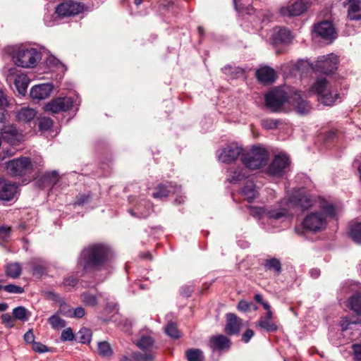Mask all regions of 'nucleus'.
<instances>
[{"label": "nucleus", "instance_id": "obj_1", "mask_svg": "<svg viewBox=\"0 0 361 361\" xmlns=\"http://www.w3.org/2000/svg\"><path fill=\"white\" fill-rule=\"evenodd\" d=\"M111 249L104 243H91L85 246L77 258L76 267L83 274H90L105 269L109 262Z\"/></svg>", "mask_w": 361, "mask_h": 361}, {"label": "nucleus", "instance_id": "obj_2", "mask_svg": "<svg viewBox=\"0 0 361 361\" xmlns=\"http://www.w3.org/2000/svg\"><path fill=\"white\" fill-rule=\"evenodd\" d=\"M269 159V152L262 146H252L250 151L243 152L241 160L245 166L251 170L264 166Z\"/></svg>", "mask_w": 361, "mask_h": 361}, {"label": "nucleus", "instance_id": "obj_3", "mask_svg": "<svg viewBox=\"0 0 361 361\" xmlns=\"http://www.w3.org/2000/svg\"><path fill=\"white\" fill-rule=\"evenodd\" d=\"M311 90L317 94V100L325 106H333L338 100L341 101L337 90H333L327 87V80L325 78H318L311 87Z\"/></svg>", "mask_w": 361, "mask_h": 361}, {"label": "nucleus", "instance_id": "obj_4", "mask_svg": "<svg viewBox=\"0 0 361 361\" xmlns=\"http://www.w3.org/2000/svg\"><path fill=\"white\" fill-rule=\"evenodd\" d=\"M41 59V52L35 48L19 49L13 55L14 63L22 68H33Z\"/></svg>", "mask_w": 361, "mask_h": 361}, {"label": "nucleus", "instance_id": "obj_5", "mask_svg": "<svg viewBox=\"0 0 361 361\" xmlns=\"http://www.w3.org/2000/svg\"><path fill=\"white\" fill-rule=\"evenodd\" d=\"M290 159L288 154L279 153L274 159L267 169V173L274 178H283L290 170Z\"/></svg>", "mask_w": 361, "mask_h": 361}, {"label": "nucleus", "instance_id": "obj_6", "mask_svg": "<svg viewBox=\"0 0 361 361\" xmlns=\"http://www.w3.org/2000/svg\"><path fill=\"white\" fill-rule=\"evenodd\" d=\"M288 94L281 87H276L264 96L265 106L272 113L280 112L288 101Z\"/></svg>", "mask_w": 361, "mask_h": 361}, {"label": "nucleus", "instance_id": "obj_7", "mask_svg": "<svg viewBox=\"0 0 361 361\" xmlns=\"http://www.w3.org/2000/svg\"><path fill=\"white\" fill-rule=\"evenodd\" d=\"M6 172L11 176H24L32 170V165L29 157H20L5 163Z\"/></svg>", "mask_w": 361, "mask_h": 361}, {"label": "nucleus", "instance_id": "obj_8", "mask_svg": "<svg viewBox=\"0 0 361 361\" xmlns=\"http://www.w3.org/2000/svg\"><path fill=\"white\" fill-rule=\"evenodd\" d=\"M302 225L305 230L316 233L325 229L327 226V219L322 212H311L305 216Z\"/></svg>", "mask_w": 361, "mask_h": 361}, {"label": "nucleus", "instance_id": "obj_9", "mask_svg": "<svg viewBox=\"0 0 361 361\" xmlns=\"http://www.w3.org/2000/svg\"><path fill=\"white\" fill-rule=\"evenodd\" d=\"M338 59L333 53L318 56L314 64H312V69L317 73L329 75L333 73L338 68Z\"/></svg>", "mask_w": 361, "mask_h": 361}, {"label": "nucleus", "instance_id": "obj_10", "mask_svg": "<svg viewBox=\"0 0 361 361\" xmlns=\"http://www.w3.org/2000/svg\"><path fill=\"white\" fill-rule=\"evenodd\" d=\"M85 10L84 4L66 0L60 3L56 8V13L61 17L76 16Z\"/></svg>", "mask_w": 361, "mask_h": 361}, {"label": "nucleus", "instance_id": "obj_11", "mask_svg": "<svg viewBox=\"0 0 361 361\" xmlns=\"http://www.w3.org/2000/svg\"><path fill=\"white\" fill-rule=\"evenodd\" d=\"M313 32L315 36L329 42H332L337 37L334 24L326 20L314 24L313 26Z\"/></svg>", "mask_w": 361, "mask_h": 361}, {"label": "nucleus", "instance_id": "obj_12", "mask_svg": "<svg viewBox=\"0 0 361 361\" xmlns=\"http://www.w3.org/2000/svg\"><path fill=\"white\" fill-rule=\"evenodd\" d=\"M288 201L302 210H307L313 206L314 200L311 195L306 193L303 187L295 189L290 195Z\"/></svg>", "mask_w": 361, "mask_h": 361}, {"label": "nucleus", "instance_id": "obj_13", "mask_svg": "<svg viewBox=\"0 0 361 361\" xmlns=\"http://www.w3.org/2000/svg\"><path fill=\"white\" fill-rule=\"evenodd\" d=\"M73 105V99L72 97H59L46 104L44 109L47 111L56 114L61 111H68L72 108Z\"/></svg>", "mask_w": 361, "mask_h": 361}, {"label": "nucleus", "instance_id": "obj_14", "mask_svg": "<svg viewBox=\"0 0 361 361\" xmlns=\"http://www.w3.org/2000/svg\"><path fill=\"white\" fill-rule=\"evenodd\" d=\"M243 148L235 143L226 145L219 154V160L223 163L229 164L235 161L238 157L243 154Z\"/></svg>", "mask_w": 361, "mask_h": 361}, {"label": "nucleus", "instance_id": "obj_15", "mask_svg": "<svg viewBox=\"0 0 361 361\" xmlns=\"http://www.w3.org/2000/svg\"><path fill=\"white\" fill-rule=\"evenodd\" d=\"M308 6V2L305 0H296L288 6L281 7L279 13L283 17L298 16L305 13Z\"/></svg>", "mask_w": 361, "mask_h": 361}, {"label": "nucleus", "instance_id": "obj_16", "mask_svg": "<svg viewBox=\"0 0 361 361\" xmlns=\"http://www.w3.org/2000/svg\"><path fill=\"white\" fill-rule=\"evenodd\" d=\"M7 111L0 108V133L4 139L16 140L18 135L17 128L13 125L7 124Z\"/></svg>", "mask_w": 361, "mask_h": 361}, {"label": "nucleus", "instance_id": "obj_17", "mask_svg": "<svg viewBox=\"0 0 361 361\" xmlns=\"http://www.w3.org/2000/svg\"><path fill=\"white\" fill-rule=\"evenodd\" d=\"M208 346L212 352L227 351L231 348V341L225 335L217 334L209 338Z\"/></svg>", "mask_w": 361, "mask_h": 361}, {"label": "nucleus", "instance_id": "obj_18", "mask_svg": "<svg viewBox=\"0 0 361 361\" xmlns=\"http://www.w3.org/2000/svg\"><path fill=\"white\" fill-rule=\"evenodd\" d=\"M18 193V185L0 178V200L8 202L13 200Z\"/></svg>", "mask_w": 361, "mask_h": 361}, {"label": "nucleus", "instance_id": "obj_19", "mask_svg": "<svg viewBox=\"0 0 361 361\" xmlns=\"http://www.w3.org/2000/svg\"><path fill=\"white\" fill-rule=\"evenodd\" d=\"M226 319L225 333L228 336L239 334L242 326L241 319L235 314L231 312L226 314Z\"/></svg>", "mask_w": 361, "mask_h": 361}, {"label": "nucleus", "instance_id": "obj_20", "mask_svg": "<svg viewBox=\"0 0 361 361\" xmlns=\"http://www.w3.org/2000/svg\"><path fill=\"white\" fill-rule=\"evenodd\" d=\"M152 211V204L145 200H142L133 208L128 209V213L133 217L145 219L149 216Z\"/></svg>", "mask_w": 361, "mask_h": 361}, {"label": "nucleus", "instance_id": "obj_21", "mask_svg": "<svg viewBox=\"0 0 361 361\" xmlns=\"http://www.w3.org/2000/svg\"><path fill=\"white\" fill-rule=\"evenodd\" d=\"M53 90L51 83H43L33 86L30 91V96L37 101L47 98Z\"/></svg>", "mask_w": 361, "mask_h": 361}, {"label": "nucleus", "instance_id": "obj_22", "mask_svg": "<svg viewBox=\"0 0 361 361\" xmlns=\"http://www.w3.org/2000/svg\"><path fill=\"white\" fill-rule=\"evenodd\" d=\"M181 192V186L173 185L172 183L166 184H159L156 188V190L152 193V197L156 199H161L166 197L169 193H178Z\"/></svg>", "mask_w": 361, "mask_h": 361}, {"label": "nucleus", "instance_id": "obj_23", "mask_svg": "<svg viewBox=\"0 0 361 361\" xmlns=\"http://www.w3.org/2000/svg\"><path fill=\"white\" fill-rule=\"evenodd\" d=\"M344 5L348 6V18L350 20H361L360 0H347Z\"/></svg>", "mask_w": 361, "mask_h": 361}, {"label": "nucleus", "instance_id": "obj_24", "mask_svg": "<svg viewBox=\"0 0 361 361\" xmlns=\"http://www.w3.org/2000/svg\"><path fill=\"white\" fill-rule=\"evenodd\" d=\"M256 77L262 83H271L276 78L275 71L269 66H264L257 71Z\"/></svg>", "mask_w": 361, "mask_h": 361}, {"label": "nucleus", "instance_id": "obj_25", "mask_svg": "<svg viewBox=\"0 0 361 361\" xmlns=\"http://www.w3.org/2000/svg\"><path fill=\"white\" fill-rule=\"evenodd\" d=\"M274 45L288 43L291 40L290 31L285 27H280L276 31L271 37Z\"/></svg>", "mask_w": 361, "mask_h": 361}, {"label": "nucleus", "instance_id": "obj_26", "mask_svg": "<svg viewBox=\"0 0 361 361\" xmlns=\"http://www.w3.org/2000/svg\"><path fill=\"white\" fill-rule=\"evenodd\" d=\"M30 83V79L25 74H18L15 77L13 85L18 93L25 96Z\"/></svg>", "mask_w": 361, "mask_h": 361}, {"label": "nucleus", "instance_id": "obj_27", "mask_svg": "<svg viewBox=\"0 0 361 361\" xmlns=\"http://www.w3.org/2000/svg\"><path fill=\"white\" fill-rule=\"evenodd\" d=\"M22 266L19 262H9L5 266L6 276L12 279H16L22 274Z\"/></svg>", "mask_w": 361, "mask_h": 361}, {"label": "nucleus", "instance_id": "obj_28", "mask_svg": "<svg viewBox=\"0 0 361 361\" xmlns=\"http://www.w3.org/2000/svg\"><path fill=\"white\" fill-rule=\"evenodd\" d=\"M263 265L266 271H273L276 276H279L282 272L281 262L280 259L276 257L265 259Z\"/></svg>", "mask_w": 361, "mask_h": 361}, {"label": "nucleus", "instance_id": "obj_29", "mask_svg": "<svg viewBox=\"0 0 361 361\" xmlns=\"http://www.w3.org/2000/svg\"><path fill=\"white\" fill-rule=\"evenodd\" d=\"M59 180V174L58 171L53 170L51 171H46L41 178V181L44 186L53 187Z\"/></svg>", "mask_w": 361, "mask_h": 361}, {"label": "nucleus", "instance_id": "obj_30", "mask_svg": "<svg viewBox=\"0 0 361 361\" xmlns=\"http://www.w3.org/2000/svg\"><path fill=\"white\" fill-rule=\"evenodd\" d=\"M37 115V111L31 108H22L16 114V118L18 121L23 123H30Z\"/></svg>", "mask_w": 361, "mask_h": 361}, {"label": "nucleus", "instance_id": "obj_31", "mask_svg": "<svg viewBox=\"0 0 361 361\" xmlns=\"http://www.w3.org/2000/svg\"><path fill=\"white\" fill-rule=\"evenodd\" d=\"M97 352L102 357L106 359H110L114 354L111 345L106 341L97 342Z\"/></svg>", "mask_w": 361, "mask_h": 361}, {"label": "nucleus", "instance_id": "obj_32", "mask_svg": "<svg viewBox=\"0 0 361 361\" xmlns=\"http://www.w3.org/2000/svg\"><path fill=\"white\" fill-rule=\"evenodd\" d=\"M295 109L300 115L307 114L312 109V106L307 100L303 99L300 95H298L295 99Z\"/></svg>", "mask_w": 361, "mask_h": 361}, {"label": "nucleus", "instance_id": "obj_33", "mask_svg": "<svg viewBox=\"0 0 361 361\" xmlns=\"http://www.w3.org/2000/svg\"><path fill=\"white\" fill-rule=\"evenodd\" d=\"M31 266L33 276H42L46 273L47 264L41 259H34L31 263Z\"/></svg>", "mask_w": 361, "mask_h": 361}, {"label": "nucleus", "instance_id": "obj_34", "mask_svg": "<svg viewBox=\"0 0 361 361\" xmlns=\"http://www.w3.org/2000/svg\"><path fill=\"white\" fill-rule=\"evenodd\" d=\"M287 216V210L284 208L267 209L266 217L269 220H279Z\"/></svg>", "mask_w": 361, "mask_h": 361}, {"label": "nucleus", "instance_id": "obj_35", "mask_svg": "<svg viewBox=\"0 0 361 361\" xmlns=\"http://www.w3.org/2000/svg\"><path fill=\"white\" fill-rule=\"evenodd\" d=\"M135 343L140 349L149 351L153 348L154 340L149 336H142Z\"/></svg>", "mask_w": 361, "mask_h": 361}, {"label": "nucleus", "instance_id": "obj_36", "mask_svg": "<svg viewBox=\"0 0 361 361\" xmlns=\"http://www.w3.org/2000/svg\"><path fill=\"white\" fill-rule=\"evenodd\" d=\"M349 307L357 314L361 315V292L355 293L349 298Z\"/></svg>", "mask_w": 361, "mask_h": 361}, {"label": "nucleus", "instance_id": "obj_37", "mask_svg": "<svg viewBox=\"0 0 361 361\" xmlns=\"http://www.w3.org/2000/svg\"><path fill=\"white\" fill-rule=\"evenodd\" d=\"M13 317L22 322H27L30 317L31 313L23 306H18L13 310Z\"/></svg>", "mask_w": 361, "mask_h": 361}, {"label": "nucleus", "instance_id": "obj_38", "mask_svg": "<svg viewBox=\"0 0 361 361\" xmlns=\"http://www.w3.org/2000/svg\"><path fill=\"white\" fill-rule=\"evenodd\" d=\"M349 236L357 244H361V223L357 222L350 226Z\"/></svg>", "mask_w": 361, "mask_h": 361}, {"label": "nucleus", "instance_id": "obj_39", "mask_svg": "<svg viewBox=\"0 0 361 361\" xmlns=\"http://www.w3.org/2000/svg\"><path fill=\"white\" fill-rule=\"evenodd\" d=\"M188 361H204V357L202 350L198 348H189L185 352Z\"/></svg>", "mask_w": 361, "mask_h": 361}, {"label": "nucleus", "instance_id": "obj_40", "mask_svg": "<svg viewBox=\"0 0 361 361\" xmlns=\"http://www.w3.org/2000/svg\"><path fill=\"white\" fill-rule=\"evenodd\" d=\"M247 178V176L243 172V169L237 168L230 171V175L227 180L231 183H237Z\"/></svg>", "mask_w": 361, "mask_h": 361}, {"label": "nucleus", "instance_id": "obj_41", "mask_svg": "<svg viewBox=\"0 0 361 361\" xmlns=\"http://www.w3.org/2000/svg\"><path fill=\"white\" fill-rule=\"evenodd\" d=\"M92 336V330L86 327L81 328L78 332V340L82 344H90Z\"/></svg>", "mask_w": 361, "mask_h": 361}, {"label": "nucleus", "instance_id": "obj_42", "mask_svg": "<svg viewBox=\"0 0 361 361\" xmlns=\"http://www.w3.org/2000/svg\"><path fill=\"white\" fill-rule=\"evenodd\" d=\"M222 71L231 78H238L244 75V70L240 67H233L231 65H226L222 68Z\"/></svg>", "mask_w": 361, "mask_h": 361}, {"label": "nucleus", "instance_id": "obj_43", "mask_svg": "<svg viewBox=\"0 0 361 361\" xmlns=\"http://www.w3.org/2000/svg\"><path fill=\"white\" fill-rule=\"evenodd\" d=\"M243 195L247 198V202L251 203L256 197V187L253 183L247 184L242 188Z\"/></svg>", "mask_w": 361, "mask_h": 361}, {"label": "nucleus", "instance_id": "obj_44", "mask_svg": "<svg viewBox=\"0 0 361 361\" xmlns=\"http://www.w3.org/2000/svg\"><path fill=\"white\" fill-rule=\"evenodd\" d=\"M283 123V120L280 118H267L262 121V126L265 130H276Z\"/></svg>", "mask_w": 361, "mask_h": 361}, {"label": "nucleus", "instance_id": "obj_45", "mask_svg": "<svg viewBox=\"0 0 361 361\" xmlns=\"http://www.w3.org/2000/svg\"><path fill=\"white\" fill-rule=\"evenodd\" d=\"M165 333L170 337L178 339L180 337V333L178 331L176 324L169 322L165 326Z\"/></svg>", "mask_w": 361, "mask_h": 361}, {"label": "nucleus", "instance_id": "obj_46", "mask_svg": "<svg viewBox=\"0 0 361 361\" xmlns=\"http://www.w3.org/2000/svg\"><path fill=\"white\" fill-rule=\"evenodd\" d=\"M258 326L266 330L267 332H275L278 330V326L276 324L271 321L267 320L261 317L258 321Z\"/></svg>", "mask_w": 361, "mask_h": 361}, {"label": "nucleus", "instance_id": "obj_47", "mask_svg": "<svg viewBox=\"0 0 361 361\" xmlns=\"http://www.w3.org/2000/svg\"><path fill=\"white\" fill-rule=\"evenodd\" d=\"M48 322L54 329L63 328L66 326L65 321L61 319L57 314L51 315L48 319Z\"/></svg>", "mask_w": 361, "mask_h": 361}, {"label": "nucleus", "instance_id": "obj_48", "mask_svg": "<svg viewBox=\"0 0 361 361\" xmlns=\"http://www.w3.org/2000/svg\"><path fill=\"white\" fill-rule=\"evenodd\" d=\"M92 195L91 192L80 193L76 196L73 205L83 206L90 201V200L92 199Z\"/></svg>", "mask_w": 361, "mask_h": 361}, {"label": "nucleus", "instance_id": "obj_49", "mask_svg": "<svg viewBox=\"0 0 361 361\" xmlns=\"http://www.w3.org/2000/svg\"><path fill=\"white\" fill-rule=\"evenodd\" d=\"M322 212L326 216L331 218L335 217L336 212L335 206L333 204L327 202L322 203L321 204Z\"/></svg>", "mask_w": 361, "mask_h": 361}, {"label": "nucleus", "instance_id": "obj_50", "mask_svg": "<svg viewBox=\"0 0 361 361\" xmlns=\"http://www.w3.org/2000/svg\"><path fill=\"white\" fill-rule=\"evenodd\" d=\"M238 309L243 312H248L251 311L252 309L256 310L257 307L253 302L242 300L238 304Z\"/></svg>", "mask_w": 361, "mask_h": 361}, {"label": "nucleus", "instance_id": "obj_51", "mask_svg": "<svg viewBox=\"0 0 361 361\" xmlns=\"http://www.w3.org/2000/svg\"><path fill=\"white\" fill-rule=\"evenodd\" d=\"M132 357L135 361H152L153 356L151 353H142L140 352H133L131 353Z\"/></svg>", "mask_w": 361, "mask_h": 361}, {"label": "nucleus", "instance_id": "obj_52", "mask_svg": "<svg viewBox=\"0 0 361 361\" xmlns=\"http://www.w3.org/2000/svg\"><path fill=\"white\" fill-rule=\"evenodd\" d=\"M4 290L8 293L22 294L25 292L23 287L13 283H10L4 286Z\"/></svg>", "mask_w": 361, "mask_h": 361}, {"label": "nucleus", "instance_id": "obj_53", "mask_svg": "<svg viewBox=\"0 0 361 361\" xmlns=\"http://www.w3.org/2000/svg\"><path fill=\"white\" fill-rule=\"evenodd\" d=\"M53 124L54 122L50 118H42L39 121V129L41 131H47L52 128Z\"/></svg>", "mask_w": 361, "mask_h": 361}, {"label": "nucleus", "instance_id": "obj_54", "mask_svg": "<svg viewBox=\"0 0 361 361\" xmlns=\"http://www.w3.org/2000/svg\"><path fill=\"white\" fill-rule=\"evenodd\" d=\"M83 303L89 306H95L97 304V298L94 295L90 293H83L81 295Z\"/></svg>", "mask_w": 361, "mask_h": 361}, {"label": "nucleus", "instance_id": "obj_55", "mask_svg": "<svg viewBox=\"0 0 361 361\" xmlns=\"http://www.w3.org/2000/svg\"><path fill=\"white\" fill-rule=\"evenodd\" d=\"M250 210L251 214L258 219H261L264 216H266L267 209L264 207H247Z\"/></svg>", "mask_w": 361, "mask_h": 361}, {"label": "nucleus", "instance_id": "obj_56", "mask_svg": "<svg viewBox=\"0 0 361 361\" xmlns=\"http://www.w3.org/2000/svg\"><path fill=\"white\" fill-rule=\"evenodd\" d=\"M79 281V279L78 276L74 274H71L65 277L63 280V285L66 287H75Z\"/></svg>", "mask_w": 361, "mask_h": 361}, {"label": "nucleus", "instance_id": "obj_57", "mask_svg": "<svg viewBox=\"0 0 361 361\" xmlns=\"http://www.w3.org/2000/svg\"><path fill=\"white\" fill-rule=\"evenodd\" d=\"M46 62L49 67H58L60 66L63 68V72L67 70L66 66L54 56H49Z\"/></svg>", "mask_w": 361, "mask_h": 361}, {"label": "nucleus", "instance_id": "obj_58", "mask_svg": "<svg viewBox=\"0 0 361 361\" xmlns=\"http://www.w3.org/2000/svg\"><path fill=\"white\" fill-rule=\"evenodd\" d=\"M59 312L66 317H71L72 309L71 307L66 302L65 300L61 301L59 303Z\"/></svg>", "mask_w": 361, "mask_h": 361}, {"label": "nucleus", "instance_id": "obj_59", "mask_svg": "<svg viewBox=\"0 0 361 361\" xmlns=\"http://www.w3.org/2000/svg\"><path fill=\"white\" fill-rule=\"evenodd\" d=\"M75 339V335L71 328L68 327L63 330L61 335L62 341H72Z\"/></svg>", "mask_w": 361, "mask_h": 361}, {"label": "nucleus", "instance_id": "obj_60", "mask_svg": "<svg viewBox=\"0 0 361 361\" xmlns=\"http://www.w3.org/2000/svg\"><path fill=\"white\" fill-rule=\"evenodd\" d=\"M295 178L297 183L303 184L302 186L303 188L310 185L312 182L310 178L306 174L302 173L297 174Z\"/></svg>", "mask_w": 361, "mask_h": 361}, {"label": "nucleus", "instance_id": "obj_61", "mask_svg": "<svg viewBox=\"0 0 361 361\" xmlns=\"http://www.w3.org/2000/svg\"><path fill=\"white\" fill-rule=\"evenodd\" d=\"M1 322L7 328L11 329L14 326L13 318L8 313H4L1 316Z\"/></svg>", "mask_w": 361, "mask_h": 361}, {"label": "nucleus", "instance_id": "obj_62", "mask_svg": "<svg viewBox=\"0 0 361 361\" xmlns=\"http://www.w3.org/2000/svg\"><path fill=\"white\" fill-rule=\"evenodd\" d=\"M32 350L35 353H43L46 352H51V349L40 342H35L33 343Z\"/></svg>", "mask_w": 361, "mask_h": 361}, {"label": "nucleus", "instance_id": "obj_63", "mask_svg": "<svg viewBox=\"0 0 361 361\" xmlns=\"http://www.w3.org/2000/svg\"><path fill=\"white\" fill-rule=\"evenodd\" d=\"M353 351V360L355 361H361V341L352 345Z\"/></svg>", "mask_w": 361, "mask_h": 361}, {"label": "nucleus", "instance_id": "obj_64", "mask_svg": "<svg viewBox=\"0 0 361 361\" xmlns=\"http://www.w3.org/2000/svg\"><path fill=\"white\" fill-rule=\"evenodd\" d=\"M193 292V288L191 286H183L180 289V294L185 298H189L191 296Z\"/></svg>", "mask_w": 361, "mask_h": 361}]
</instances>
